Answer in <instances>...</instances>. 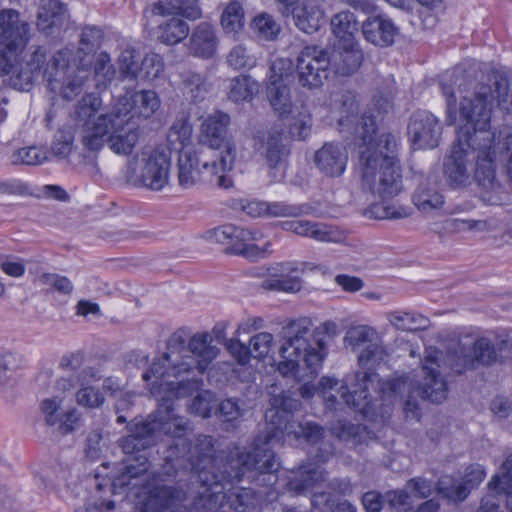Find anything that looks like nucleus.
Segmentation results:
<instances>
[{
    "label": "nucleus",
    "instance_id": "nucleus-42",
    "mask_svg": "<svg viewBox=\"0 0 512 512\" xmlns=\"http://www.w3.org/2000/svg\"><path fill=\"white\" fill-rule=\"evenodd\" d=\"M335 436L345 442H351L354 446L362 444L370 434V430L366 425L349 421H339L333 427Z\"/></svg>",
    "mask_w": 512,
    "mask_h": 512
},
{
    "label": "nucleus",
    "instance_id": "nucleus-19",
    "mask_svg": "<svg viewBox=\"0 0 512 512\" xmlns=\"http://www.w3.org/2000/svg\"><path fill=\"white\" fill-rule=\"evenodd\" d=\"M171 156L164 149L156 148L141 160L140 181L151 190H161L169 179Z\"/></svg>",
    "mask_w": 512,
    "mask_h": 512
},
{
    "label": "nucleus",
    "instance_id": "nucleus-56",
    "mask_svg": "<svg viewBox=\"0 0 512 512\" xmlns=\"http://www.w3.org/2000/svg\"><path fill=\"white\" fill-rule=\"evenodd\" d=\"M164 70L162 57L156 53L147 54L140 63L139 79L154 80Z\"/></svg>",
    "mask_w": 512,
    "mask_h": 512
},
{
    "label": "nucleus",
    "instance_id": "nucleus-15",
    "mask_svg": "<svg viewBox=\"0 0 512 512\" xmlns=\"http://www.w3.org/2000/svg\"><path fill=\"white\" fill-rule=\"evenodd\" d=\"M323 479L324 472L316 464L303 462L286 473L282 485H278V479L274 487H268L265 494L267 496H271L274 493L277 495L288 493L291 496L304 495L312 490L317 483L323 481Z\"/></svg>",
    "mask_w": 512,
    "mask_h": 512
},
{
    "label": "nucleus",
    "instance_id": "nucleus-26",
    "mask_svg": "<svg viewBox=\"0 0 512 512\" xmlns=\"http://www.w3.org/2000/svg\"><path fill=\"white\" fill-rule=\"evenodd\" d=\"M471 147H467L465 142H459L457 137V143L452 147L450 155L445 159L444 162V173L448 180L455 185L465 184L469 177L468 169V155Z\"/></svg>",
    "mask_w": 512,
    "mask_h": 512
},
{
    "label": "nucleus",
    "instance_id": "nucleus-63",
    "mask_svg": "<svg viewBox=\"0 0 512 512\" xmlns=\"http://www.w3.org/2000/svg\"><path fill=\"white\" fill-rule=\"evenodd\" d=\"M94 72L97 77H101L104 82L111 81L115 75L116 70L111 63L110 55L106 52H101L96 56L94 63Z\"/></svg>",
    "mask_w": 512,
    "mask_h": 512
},
{
    "label": "nucleus",
    "instance_id": "nucleus-14",
    "mask_svg": "<svg viewBox=\"0 0 512 512\" xmlns=\"http://www.w3.org/2000/svg\"><path fill=\"white\" fill-rule=\"evenodd\" d=\"M306 270H320L319 265L309 262L285 261L275 263L267 268L268 277L264 279L262 286L266 290L286 293H296L302 288V281L298 275Z\"/></svg>",
    "mask_w": 512,
    "mask_h": 512
},
{
    "label": "nucleus",
    "instance_id": "nucleus-4",
    "mask_svg": "<svg viewBox=\"0 0 512 512\" xmlns=\"http://www.w3.org/2000/svg\"><path fill=\"white\" fill-rule=\"evenodd\" d=\"M440 86L446 99V123L463 122L457 133L459 142L464 141L466 146L490 147L495 139L491 131L494 101L502 110L512 111V90L507 77L492 73L487 82L471 88L472 80L464 71L456 69Z\"/></svg>",
    "mask_w": 512,
    "mask_h": 512
},
{
    "label": "nucleus",
    "instance_id": "nucleus-62",
    "mask_svg": "<svg viewBox=\"0 0 512 512\" xmlns=\"http://www.w3.org/2000/svg\"><path fill=\"white\" fill-rule=\"evenodd\" d=\"M339 384L338 379L330 376H323L318 382L317 390L318 395L321 396L329 409L335 408L337 404V397L335 395H328L329 392L335 390Z\"/></svg>",
    "mask_w": 512,
    "mask_h": 512
},
{
    "label": "nucleus",
    "instance_id": "nucleus-58",
    "mask_svg": "<svg viewBox=\"0 0 512 512\" xmlns=\"http://www.w3.org/2000/svg\"><path fill=\"white\" fill-rule=\"evenodd\" d=\"M488 235L484 238L488 241V246L492 248H502L508 245L512 249V226L503 230V226H483Z\"/></svg>",
    "mask_w": 512,
    "mask_h": 512
},
{
    "label": "nucleus",
    "instance_id": "nucleus-27",
    "mask_svg": "<svg viewBox=\"0 0 512 512\" xmlns=\"http://www.w3.org/2000/svg\"><path fill=\"white\" fill-rule=\"evenodd\" d=\"M364 38L375 46L387 47L394 43L398 34V28L394 23L385 17H369L362 24Z\"/></svg>",
    "mask_w": 512,
    "mask_h": 512
},
{
    "label": "nucleus",
    "instance_id": "nucleus-10",
    "mask_svg": "<svg viewBox=\"0 0 512 512\" xmlns=\"http://www.w3.org/2000/svg\"><path fill=\"white\" fill-rule=\"evenodd\" d=\"M264 226H214L205 234L208 241L221 244L226 254L242 255L248 259L256 260L264 258L270 251V242H265L262 247L256 244L264 237L260 229ZM272 228L273 226H265Z\"/></svg>",
    "mask_w": 512,
    "mask_h": 512
},
{
    "label": "nucleus",
    "instance_id": "nucleus-29",
    "mask_svg": "<svg viewBox=\"0 0 512 512\" xmlns=\"http://www.w3.org/2000/svg\"><path fill=\"white\" fill-rule=\"evenodd\" d=\"M300 353L306 374L310 378H316L319 371L322 369L323 362L327 356V347L323 339H315L314 344H311L307 339L306 335H301Z\"/></svg>",
    "mask_w": 512,
    "mask_h": 512
},
{
    "label": "nucleus",
    "instance_id": "nucleus-48",
    "mask_svg": "<svg viewBox=\"0 0 512 512\" xmlns=\"http://www.w3.org/2000/svg\"><path fill=\"white\" fill-rule=\"evenodd\" d=\"M474 358L468 359V364L465 365L466 369L473 367L476 361L482 365H492L497 361V350L494 344L487 338L481 337L475 340L473 344Z\"/></svg>",
    "mask_w": 512,
    "mask_h": 512
},
{
    "label": "nucleus",
    "instance_id": "nucleus-24",
    "mask_svg": "<svg viewBox=\"0 0 512 512\" xmlns=\"http://www.w3.org/2000/svg\"><path fill=\"white\" fill-rule=\"evenodd\" d=\"M218 43L215 28L208 22H201L192 30L188 52L197 58L211 59L217 53Z\"/></svg>",
    "mask_w": 512,
    "mask_h": 512
},
{
    "label": "nucleus",
    "instance_id": "nucleus-5",
    "mask_svg": "<svg viewBox=\"0 0 512 512\" xmlns=\"http://www.w3.org/2000/svg\"><path fill=\"white\" fill-rule=\"evenodd\" d=\"M341 104L340 131H346L362 141L359 165L363 187L380 198L397 195L402 189V174L398 161V139L383 133L376 139V122L369 114L358 116L356 97L349 91L336 94Z\"/></svg>",
    "mask_w": 512,
    "mask_h": 512
},
{
    "label": "nucleus",
    "instance_id": "nucleus-8",
    "mask_svg": "<svg viewBox=\"0 0 512 512\" xmlns=\"http://www.w3.org/2000/svg\"><path fill=\"white\" fill-rule=\"evenodd\" d=\"M234 163V147L227 146V155L212 159L204 149H188L178 155L177 179L184 189L198 184L216 185L221 188L231 186V180L226 176Z\"/></svg>",
    "mask_w": 512,
    "mask_h": 512
},
{
    "label": "nucleus",
    "instance_id": "nucleus-25",
    "mask_svg": "<svg viewBox=\"0 0 512 512\" xmlns=\"http://www.w3.org/2000/svg\"><path fill=\"white\" fill-rule=\"evenodd\" d=\"M348 156L345 149L335 143H325L314 155L319 171L328 177H339L346 168Z\"/></svg>",
    "mask_w": 512,
    "mask_h": 512
},
{
    "label": "nucleus",
    "instance_id": "nucleus-35",
    "mask_svg": "<svg viewBox=\"0 0 512 512\" xmlns=\"http://www.w3.org/2000/svg\"><path fill=\"white\" fill-rule=\"evenodd\" d=\"M413 180L419 183L413 195V203L420 211L430 213L442 207L444 203L443 196L424 185L421 173H415Z\"/></svg>",
    "mask_w": 512,
    "mask_h": 512
},
{
    "label": "nucleus",
    "instance_id": "nucleus-50",
    "mask_svg": "<svg viewBox=\"0 0 512 512\" xmlns=\"http://www.w3.org/2000/svg\"><path fill=\"white\" fill-rule=\"evenodd\" d=\"M501 475L495 474L488 483L491 491L497 495L512 496V454L509 455L501 466Z\"/></svg>",
    "mask_w": 512,
    "mask_h": 512
},
{
    "label": "nucleus",
    "instance_id": "nucleus-52",
    "mask_svg": "<svg viewBox=\"0 0 512 512\" xmlns=\"http://www.w3.org/2000/svg\"><path fill=\"white\" fill-rule=\"evenodd\" d=\"M216 402L217 399L214 392L202 390L193 398L190 409L194 415L207 419L214 415Z\"/></svg>",
    "mask_w": 512,
    "mask_h": 512
},
{
    "label": "nucleus",
    "instance_id": "nucleus-54",
    "mask_svg": "<svg viewBox=\"0 0 512 512\" xmlns=\"http://www.w3.org/2000/svg\"><path fill=\"white\" fill-rule=\"evenodd\" d=\"M183 84L187 93L191 95L194 101L204 99L210 89V84L206 77L195 72H188L184 75Z\"/></svg>",
    "mask_w": 512,
    "mask_h": 512
},
{
    "label": "nucleus",
    "instance_id": "nucleus-40",
    "mask_svg": "<svg viewBox=\"0 0 512 512\" xmlns=\"http://www.w3.org/2000/svg\"><path fill=\"white\" fill-rule=\"evenodd\" d=\"M101 106V99L94 94H87L81 98L75 108L74 116L79 122H83V128L81 132V140L86 129L97 121L95 117L96 112Z\"/></svg>",
    "mask_w": 512,
    "mask_h": 512
},
{
    "label": "nucleus",
    "instance_id": "nucleus-61",
    "mask_svg": "<svg viewBox=\"0 0 512 512\" xmlns=\"http://www.w3.org/2000/svg\"><path fill=\"white\" fill-rule=\"evenodd\" d=\"M250 345L255 357L264 359L270 353L273 346V335L269 332H261L254 335L250 340Z\"/></svg>",
    "mask_w": 512,
    "mask_h": 512
},
{
    "label": "nucleus",
    "instance_id": "nucleus-11",
    "mask_svg": "<svg viewBox=\"0 0 512 512\" xmlns=\"http://www.w3.org/2000/svg\"><path fill=\"white\" fill-rule=\"evenodd\" d=\"M30 24L15 9L0 10V71L11 73L31 39Z\"/></svg>",
    "mask_w": 512,
    "mask_h": 512
},
{
    "label": "nucleus",
    "instance_id": "nucleus-1",
    "mask_svg": "<svg viewBox=\"0 0 512 512\" xmlns=\"http://www.w3.org/2000/svg\"><path fill=\"white\" fill-rule=\"evenodd\" d=\"M183 464L203 489L191 505L180 506L177 488L158 485L149 490L140 512H254L268 487L276 484L280 468L275 451L256 441L248 451L219 458L212 436L203 434L196 437V454Z\"/></svg>",
    "mask_w": 512,
    "mask_h": 512
},
{
    "label": "nucleus",
    "instance_id": "nucleus-33",
    "mask_svg": "<svg viewBox=\"0 0 512 512\" xmlns=\"http://www.w3.org/2000/svg\"><path fill=\"white\" fill-rule=\"evenodd\" d=\"M281 136V131L273 128L267 134L259 132L253 138L254 149L265 156L270 167H275L281 161L283 155Z\"/></svg>",
    "mask_w": 512,
    "mask_h": 512
},
{
    "label": "nucleus",
    "instance_id": "nucleus-47",
    "mask_svg": "<svg viewBox=\"0 0 512 512\" xmlns=\"http://www.w3.org/2000/svg\"><path fill=\"white\" fill-rule=\"evenodd\" d=\"M257 83L247 75L234 77L229 84L228 98L237 103L250 100L253 96Z\"/></svg>",
    "mask_w": 512,
    "mask_h": 512
},
{
    "label": "nucleus",
    "instance_id": "nucleus-60",
    "mask_svg": "<svg viewBox=\"0 0 512 512\" xmlns=\"http://www.w3.org/2000/svg\"><path fill=\"white\" fill-rule=\"evenodd\" d=\"M373 333L374 330L369 326H353L346 332L345 342L352 348H357L371 342V336Z\"/></svg>",
    "mask_w": 512,
    "mask_h": 512
},
{
    "label": "nucleus",
    "instance_id": "nucleus-13",
    "mask_svg": "<svg viewBox=\"0 0 512 512\" xmlns=\"http://www.w3.org/2000/svg\"><path fill=\"white\" fill-rule=\"evenodd\" d=\"M312 326L308 317H300L290 320L284 330L289 336L282 343L279 354L282 360L277 365L279 373L285 377L296 376L300 367V345L301 335H307Z\"/></svg>",
    "mask_w": 512,
    "mask_h": 512
},
{
    "label": "nucleus",
    "instance_id": "nucleus-43",
    "mask_svg": "<svg viewBox=\"0 0 512 512\" xmlns=\"http://www.w3.org/2000/svg\"><path fill=\"white\" fill-rule=\"evenodd\" d=\"M437 495L445 500L462 502L469 496V489L462 482L455 483L451 476H442L435 484Z\"/></svg>",
    "mask_w": 512,
    "mask_h": 512
},
{
    "label": "nucleus",
    "instance_id": "nucleus-57",
    "mask_svg": "<svg viewBox=\"0 0 512 512\" xmlns=\"http://www.w3.org/2000/svg\"><path fill=\"white\" fill-rule=\"evenodd\" d=\"M227 64L233 69H249L255 66L256 59L242 44L234 46L226 57Z\"/></svg>",
    "mask_w": 512,
    "mask_h": 512
},
{
    "label": "nucleus",
    "instance_id": "nucleus-12",
    "mask_svg": "<svg viewBox=\"0 0 512 512\" xmlns=\"http://www.w3.org/2000/svg\"><path fill=\"white\" fill-rule=\"evenodd\" d=\"M328 52L316 46H306L297 57L298 82L308 89L319 88L329 75Z\"/></svg>",
    "mask_w": 512,
    "mask_h": 512
},
{
    "label": "nucleus",
    "instance_id": "nucleus-9",
    "mask_svg": "<svg viewBox=\"0 0 512 512\" xmlns=\"http://www.w3.org/2000/svg\"><path fill=\"white\" fill-rule=\"evenodd\" d=\"M121 112L110 110L97 116L83 136V146L90 151L100 150L105 143L118 155L132 153L139 140V130Z\"/></svg>",
    "mask_w": 512,
    "mask_h": 512
},
{
    "label": "nucleus",
    "instance_id": "nucleus-59",
    "mask_svg": "<svg viewBox=\"0 0 512 512\" xmlns=\"http://www.w3.org/2000/svg\"><path fill=\"white\" fill-rule=\"evenodd\" d=\"M293 70V62L288 58H276L270 66L269 84L280 85Z\"/></svg>",
    "mask_w": 512,
    "mask_h": 512
},
{
    "label": "nucleus",
    "instance_id": "nucleus-7",
    "mask_svg": "<svg viewBox=\"0 0 512 512\" xmlns=\"http://www.w3.org/2000/svg\"><path fill=\"white\" fill-rule=\"evenodd\" d=\"M297 403L286 395L273 396L271 407L265 412L266 431L254 441L259 446L271 447L272 444H283L287 438L304 440L307 444L316 445L325 438V428L317 422L306 421L297 423L294 411Z\"/></svg>",
    "mask_w": 512,
    "mask_h": 512
},
{
    "label": "nucleus",
    "instance_id": "nucleus-17",
    "mask_svg": "<svg viewBox=\"0 0 512 512\" xmlns=\"http://www.w3.org/2000/svg\"><path fill=\"white\" fill-rule=\"evenodd\" d=\"M441 130V125L433 114L418 111L410 118L408 136L415 149H432L438 146Z\"/></svg>",
    "mask_w": 512,
    "mask_h": 512
},
{
    "label": "nucleus",
    "instance_id": "nucleus-3",
    "mask_svg": "<svg viewBox=\"0 0 512 512\" xmlns=\"http://www.w3.org/2000/svg\"><path fill=\"white\" fill-rule=\"evenodd\" d=\"M423 383L407 381L405 376L389 379L379 378L372 370L358 372L352 390L346 384L339 388L344 403L363 420L377 422L390 417L392 406L398 395L407 388L403 411L407 419L420 421V401L442 403L448 396V383L436 368L423 364Z\"/></svg>",
    "mask_w": 512,
    "mask_h": 512
},
{
    "label": "nucleus",
    "instance_id": "nucleus-22",
    "mask_svg": "<svg viewBox=\"0 0 512 512\" xmlns=\"http://www.w3.org/2000/svg\"><path fill=\"white\" fill-rule=\"evenodd\" d=\"M329 68L341 76L355 73L363 62V53L356 42H335L328 52Z\"/></svg>",
    "mask_w": 512,
    "mask_h": 512
},
{
    "label": "nucleus",
    "instance_id": "nucleus-44",
    "mask_svg": "<svg viewBox=\"0 0 512 512\" xmlns=\"http://www.w3.org/2000/svg\"><path fill=\"white\" fill-rule=\"evenodd\" d=\"M388 320L397 330L407 332L425 329L428 323V319L420 314L402 311L390 313Z\"/></svg>",
    "mask_w": 512,
    "mask_h": 512
},
{
    "label": "nucleus",
    "instance_id": "nucleus-37",
    "mask_svg": "<svg viewBox=\"0 0 512 512\" xmlns=\"http://www.w3.org/2000/svg\"><path fill=\"white\" fill-rule=\"evenodd\" d=\"M103 34L101 29L94 26H87L82 30L79 47L77 49L78 55V63H76L75 58L73 57L72 65L77 67L80 65V61L82 59V63L85 64L84 68L89 72V67L91 62L85 60V56H88L92 53L96 48L99 47Z\"/></svg>",
    "mask_w": 512,
    "mask_h": 512
},
{
    "label": "nucleus",
    "instance_id": "nucleus-28",
    "mask_svg": "<svg viewBox=\"0 0 512 512\" xmlns=\"http://www.w3.org/2000/svg\"><path fill=\"white\" fill-rule=\"evenodd\" d=\"M295 25L305 33L318 31L324 18L320 0H305L298 7L292 8Z\"/></svg>",
    "mask_w": 512,
    "mask_h": 512
},
{
    "label": "nucleus",
    "instance_id": "nucleus-55",
    "mask_svg": "<svg viewBox=\"0 0 512 512\" xmlns=\"http://www.w3.org/2000/svg\"><path fill=\"white\" fill-rule=\"evenodd\" d=\"M47 151L43 148L30 146L20 148L12 155L14 164L39 165L47 160Z\"/></svg>",
    "mask_w": 512,
    "mask_h": 512
},
{
    "label": "nucleus",
    "instance_id": "nucleus-21",
    "mask_svg": "<svg viewBox=\"0 0 512 512\" xmlns=\"http://www.w3.org/2000/svg\"><path fill=\"white\" fill-rule=\"evenodd\" d=\"M230 116L227 113L216 111L208 115L200 126V141L211 149L224 148L221 155H227V146L235 145L228 139V126Z\"/></svg>",
    "mask_w": 512,
    "mask_h": 512
},
{
    "label": "nucleus",
    "instance_id": "nucleus-32",
    "mask_svg": "<svg viewBox=\"0 0 512 512\" xmlns=\"http://www.w3.org/2000/svg\"><path fill=\"white\" fill-rule=\"evenodd\" d=\"M188 349L195 357L193 369L195 368L200 374L206 372L217 356V350L211 345V337L206 332L193 335L189 340Z\"/></svg>",
    "mask_w": 512,
    "mask_h": 512
},
{
    "label": "nucleus",
    "instance_id": "nucleus-64",
    "mask_svg": "<svg viewBox=\"0 0 512 512\" xmlns=\"http://www.w3.org/2000/svg\"><path fill=\"white\" fill-rule=\"evenodd\" d=\"M77 402L85 407L95 408L99 407L104 402L102 393L91 386H85L77 392Z\"/></svg>",
    "mask_w": 512,
    "mask_h": 512
},
{
    "label": "nucleus",
    "instance_id": "nucleus-45",
    "mask_svg": "<svg viewBox=\"0 0 512 512\" xmlns=\"http://www.w3.org/2000/svg\"><path fill=\"white\" fill-rule=\"evenodd\" d=\"M413 210L403 206H386L383 203L372 204L364 213L368 219L373 220H403L412 214Z\"/></svg>",
    "mask_w": 512,
    "mask_h": 512
},
{
    "label": "nucleus",
    "instance_id": "nucleus-46",
    "mask_svg": "<svg viewBox=\"0 0 512 512\" xmlns=\"http://www.w3.org/2000/svg\"><path fill=\"white\" fill-rule=\"evenodd\" d=\"M221 25L226 34H237L244 27V11L238 1H231L221 15Z\"/></svg>",
    "mask_w": 512,
    "mask_h": 512
},
{
    "label": "nucleus",
    "instance_id": "nucleus-31",
    "mask_svg": "<svg viewBox=\"0 0 512 512\" xmlns=\"http://www.w3.org/2000/svg\"><path fill=\"white\" fill-rule=\"evenodd\" d=\"M59 408L60 404L55 399H44L40 404L41 412L45 416V422L48 426H54L59 423V430L62 434L73 432L79 425V414L76 410L72 409L65 412L62 417L59 418Z\"/></svg>",
    "mask_w": 512,
    "mask_h": 512
},
{
    "label": "nucleus",
    "instance_id": "nucleus-6",
    "mask_svg": "<svg viewBox=\"0 0 512 512\" xmlns=\"http://www.w3.org/2000/svg\"><path fill=\"white\" fill-rule=\"evenodd\" d=\"M73 50L62 48L52 55L45 46H31L20 70L10 77V84L17 90L28 91L40 78L47 88L63 99L71 101L80 95L88 80V71L82 60L74 67Z\"/></svg>",
    "mask_w": 512,
    "mask_h": 512
},
{
    "label": "nucleus",
    "instance_id": "nucleus-16",
    "mask_svg": "<svg viewBox=\"0 0 512 512\" xmlns=\"http://www.w3.org/2000/svg\"><path fill=\"white\" fill-rule=\"evenodd\" d=\"M471 151H476V169L475 180L478 185L483 189L484 195L482 196L485 201L495 203L498 198L489 194H499L502 191V185L496 177L495 171V147L494 143L490 147H481V145H469Z\"/></svg>",
    "mask_w": 512,
    "mask_h": 512
},
{
    "label": "nucleus",
    "instance_id": "nucleus-36",
    "mask_svg": "<svg viewBox=\"0 0 512 512\" xmlns=\"http://www.w3.org/2000/svg\"><path fill=\"white\" fill-rule=\"evenodd\" d=\"M332 32L337 43L356 42L355 34L358 32V22L350 11H341L331 19Z\"/></svg>",
    "mask_w": 512,
    "mask_h": 512
},
{
    "label": "nucleus",
    "instance_id": "nucleus-30",
    "mask_svg": "<svg viewBox=\"0 0 512 512\" xmlns=\"http://www.w3.org/2000/svg\"><path fill=\"white\" fill-rule=\"evenodd\" d=\"M190 27L179 16L162 20L154 29L156 40L166 46H174L188 37Z\"/></svg>",
    "mask_w": 512,
    "mask_h": 512
},
{
    "label": "nucleus",
    "instance_id": "nucleus-38",
    "mask_svg": "<svg viewBox=\"0 0 512 512\" xmlns=\"http://www.w3.org/2000/svg\"><path fill=\"white\" fill-rule=\"evenodd\" d=\"M119 79L136 81L139 79V53L129 45L121 49L117 60Z\"/></svg>",
    "mask_w": 512,
    "mask_h": 512
},
{
    "label": "nucleus",
    "instance_id": "nucleus-18",
    "mask_svg": "<svg viewBox=\"0 0 512 512\" xmlns=\"http://www.w3.org/2000/svg\"><path fill=\"white\" fill-rule=\"evenodd\" d=\"M159 107L160 99L155 91L141 90L119 98L111 110L121 112L120 115L130 121L134 117L148 119Z\"/></svg>",
    "mask_w": 512,
    "mask_h": 512
},
{
    "label": "nucleus",
    "instance_id": "nucleus-51",
    "mask_svg": "<svg viewBox=\"0 0 512 512\" xmlns=\"http://www.w3.org/2000/svg\"><path fill=\"white\" fill-rule=\"evenodd\" d=\"M311 504L315 508L328 510L329 512H357L355 506L347 500L336 502L327 492L314 493Z\"/></svg>",
    "mask_w": 512,
    "mask_h": 512
},
{
    "label": "nucleus",
    "instance_id": "nucleus-20",
    "mask_svg": "<svg viewBox=\"0 0 512 512\" xmlns=\"http://www.w3.org/2000/svg\"><path fill=\"white\" fill-rule=\"evenodd\" d=\"M238 209L252 218L272 217H301L309 215L312 207L308 204L294 205L284 202L268 203L259 200L240 201Z\"/></svg>",
    "mask_w": 512,
    "mask_h": 512
},
{
    "label": "nucleus",
    "instance_id": "nucleus-34",
    "mask_svg": "<svg viewBox=\"0 0 512 512\" xmlns=\"http://www.w3.org/2000/svg\"><path fill=\"white\" fill-rule=\"evenodd\" d=\"M341 226H289L293 233L318 242L342 243L347 239V231Z\"/></svg>",
    "mask_w": 512,
    "mask_h": 512
},
{
    "label": "nucleus",
    "instance_id": "nucleus-2",
    "mask_svg": "<svg viewBox=\"0 0 512 512\" xmlns=\"http://www.w3.org/2000/svg\"><path fill=\"white\" fill-rule=\"evenodd\" d=\"M193 366L186 362L172 364L168 352L156 358L143 372L142 380L150 396L161 398L155 410L146 417H135L127 422L120 412L132 404L130 395L119 399L115 405L116 422L126 423L127 434L118 440V445L126 455L124 467L117 474L112 472L102 475L97 469L95 479L99 491L109 487L112 495L129 490L132 480L146 474L150 467L147 450L154 446L159 435H165L173 440L169 447V456L177 461H184L190 455L196 454V440L190 435L193 427L190 420L175 411L172 399L190 397L198 391L203 381L197 378L185 379L178 382L170 381L171 377L179 378L192 372Z\"/></svg>",
    "mask_w": 512,
    "mask_h": 512
},
{
    "label": "nucleus",
    "instance_id": "nucleus-23",
    "mask_svg": "<svg viewBox=\"0 0 512 512\" xmlns=\"http://www.w3.org/2000/svg\"><path fill=\"white\" fill-rule=\"evenodd\" d=\"M68 15L64 4L58 0H40L36 26L46 36L55 35L67 22Z\"/></svg>",
    "mask_w": 512,
    "mask_h": 512
},
{
    "label": "nucleus",
    "instance_id": "nucleus-39",
    "mask_svg": "<svg viewBox=\"0 0 512 512\" xmlns=\"http://www.w3.org/2000/svg\"><path fill=\"white\" fill-rule=\"evenodd\" d=\"M214 415L225 426L226 430L234 429L243 416V409L238 399L226 398L216 405Z\"/></svg>",
    "mask_w": 512,
    "mask_h": 512
},
{
    "label": "nucleus",
    "instance_id": "nucleus-41",
    "mask_svg": "<svg viewBox=\"0 0 512 512\" xmlns=\"http://www.w3.org/2000/svg\"><path fill=\"white\" fill-rule=\"evenodd\" d=\"M192 128L185 120L176 121L170 128L167 135L168 150L176 151L180 154L182 151L192 149L188 147L191 141Z\"/></svg>",
    "mask_w": 512,
    "mask_h": 512
},
{
    "label": "nucleus",
    "instance_id": "nucleus-53",
    "mask_svg": "<svg viewBox=\"0 0 512 512\" xmlns=\"http://www.w3.org/2000/svg\"><path fill=\"white\" fill-rule=\"evenodd\" d=\"M251 26L254 33L263 40H274L280 32V26L267 13L256 16Z\"/></svg>",
    "mask_w": 512,
    "mask_h": 512
},
{
    "label": "nucleus",
    "instance_id": "nucleus-49",
    "mask_svg": "<svg viewBox=\"0 0 512 512\" xmlns=\"http://www.w3.org/2000/svg\"><path fill=\"white\" fill-rule=\"evenodd\" d=\"M267 95L271 106L280 117H284L291 112L292 102L287 85H268Z\"/></svg>",
    "mask_w": 512,
    "mask_h": 512
}]
</instances>
